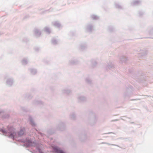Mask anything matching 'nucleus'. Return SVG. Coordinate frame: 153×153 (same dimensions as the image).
I'll list each match as a JSON object with an SVG mask.
<instances>
[{
  "label": "nucleus",
  "instance_id": "1",
  "mask_svg": "<svg viewBox=\"0 0 153 153\" xmlns=\"http://www.w3.org/2000/svg\"><path fill=\"white\" fill-rule=\"evenodd\" d=\"M53 152L56 153H65L63 151L61 150L60 149L57 148H55L53 149Z\"/></svg>",
  "mask_w": 153,
  "mask_h": 153
},
{
  "label": "nucleus",
  "instance_id": "2",
  "mask_svg": "<svg viewBox=\"0 0 153 153\" xmlns=\"http://www.w3.org/2000/svg\"><path fill=\"white\" fill-rule=\"evenodd\" d=\"M0 131L1 132H2V133H6V132L5 131H4V130L3 129H1L0 130Z\"/></svg>",
  "mask_w": 153,
  "mask_h": 153
},
{
  "label": "nucleus",
  "instance_id": "3",
  "mask_svg": "<svg viewBox=\"0 0 153 153\" xmlns=\"http://www.w3.org/2000/svg\"><path fill=\"white\" fill-rule=\"evenodd\" d=\"M10 137H13V135L12 134H10Z\"/></svg>",
  "mask_w": 153,
  "mask_h": 153
}]
</instances>
